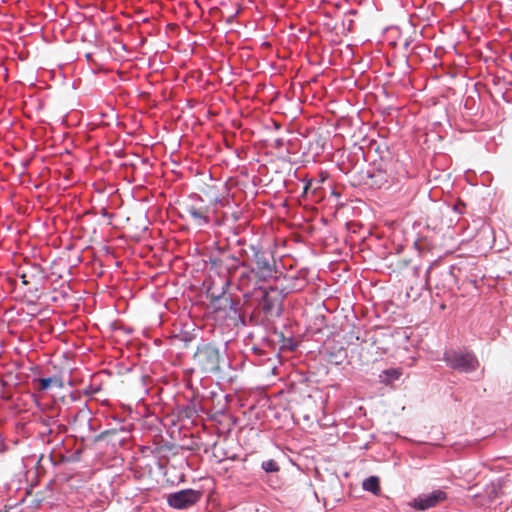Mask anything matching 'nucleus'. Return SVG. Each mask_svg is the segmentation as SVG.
Segmentation results:
<instances>
[{
    "label": "nucleus",
    "instance_id": "9",
    "mask_svg": "<svg viewBox=\"0 0 512 512\" xmlns=\"http://www.w3.org/2000/svg\"><path fill=\"white\" fill-rule=\"evenodd\" d=\"M370 177L372 180V185L379 189L382 188L386 183H388L386 173L381 170L374 172L373 174H371Z\"/></svg>",
    "mask_w": 512,
    "mask_h": 512
},
{
    "label": "nucleus",
    "instance_id": "14",
    "mask_svg": "<svg viewBox=\"0 0 512 512\" xmlns=\"http://www.w3.org/2000/svg\"><path fill=\"white\" fill-rule=\"evenodd\" d=\"M189 198L191 200H193V201H196V202H203V198L200 195L196 194V193L191 194L189 196Z\"/></svg>",
    "mask_w": 512,
    "mask_h": 512
},
{
    "label": "nucleus",
    "instance_id": "6",
    "mask_svg": "<svg viewBox=\"0 0 512 512\" xmlns=\"http://www.w3.org/2000/svg\"><path fill=\"white\" fill-rule=\"evenodd\" d=\"M185 210L198 226H205L210 223L208 207L198 208L194 204H188L186 205Z\"/></svg>",
    "mask_w": 512,
    "mask_h": 512
},
{
    "label": "nucleus",
    "instance_id": "15",
    "mask_svg": "<svg viewBox=\"0 0 512 512\" xmlns=\"http://www.w3.org/2000/svg\"><path fill=\"white\" fill-rule=\"evenodd\" d=\"M431 279V267L426 271V285H429Z\"/></svg>",
    "mask_w": 512,
    "mask_h": 512
},
{
    "label": "nucleus",
    "instance_id": "17",
    "mask_svg": "<svg viewBox=\"0 0 512 512\" xmlns=\"http://www.w3.org/2000/svg\"><path fill=\"white\" fill-rule=\"evenodd\" d=\"M282 143H283V142H282V140H281V139H277V140L275 141V144H276V146H277V147H278V146H281V145H282Z\"/></svg>",
    "mask_w": 512,
    "mask_h": 512
},
{
    "label": "nucleus",
    "instance_id": "10",
    "mask_svg": "<svg viewBox=\"0 0 512 512\" xmlns=\"http://www.w3.org/2000/svg\"><path fill=\"white\" fill-rule=\"evenodd\" d=\"M261 468L267 473L278 472L280 470L278 463L273 459L263 461Z\"/></svg>",
    "mask_w": 512,
    "mask_h": 512
},
{
    "label": "nucleus",
    "instance_id": "16",
    "mask_svg": "<svg viewBox=\"0 0 512 512\" xmlns=\"http://www.w3.org/2000/svg\"><path fill=\"white\" fill-rule=\"evenodd\" d=\"M443 275L446 276V277H452L453 276L452 269H449V270L445 271Z\"/></svg>",
    "mask_w": 512,
    "mask_h": 512
},
{
    "label": "nucleus",
    "instance_id": "11",
    "mask_svg": "<svg viewBox=\"0 0 512 512\" xmlns=\"http://www.w3.org/2000/svg\"><path fill=\"white\" fill-rule=\"evenodd\" d=\"M38 382V388L41 391H45L50 388L51 384L53 382H58L57 378L47 377V378H40L37 380Z\"/></svg>",
    "mask_w": 512,
    "mask_h": 512
},
{
    "label": "nucleus",
    "instance_id": "18",
    "mask_svg": "<svg viewBox=\"0 0 512 512\" xmlns=\"http://www.w3.org/2000/svg\"><path fill=\"white\" fill-rule=\"evenodd\" d=\"M246 276H247V275L243 273V274L241 275V281H243V279H244Z\"/></svg>",
    "mask_w": 512,
    "mask_h": 512
},
{
    "label": "nucleus",
    "instance_id": "2",
    "mask_svg": "<svg viewBox=\"0 0 512 512\" xmlns=\"http://www.w3.org/2000/svg\"><path fill=\"white\" fill-rule=\"evenodd\" d=\"M443 360L451 369L470 373L479 367L475 354L468 350L449 349L444 352Z\"/></svg>",
    "mask_w": 512,
    "mask_h": 512
},
{
    "label": "nucleus",
    "instance_id": "8",
    "mask_svg": "<svg viewBox=\"0 0 512 512\" xmlns=\"http://www.w3.org/2000/svg\"><path fill=\"white\" fill-rule=\"evenodd\" d=\"M363 489L373 494H378L380 491L379 478L376 476H370L363 481Z\"/></svg>",
    "mask_w": 512,
    "mask_h": 512
},
{
    "label": "nucleus",
    "instance_id": "3",
    "mask_svg": "<svg viewBox=\"0 0 512 512\" xmlns=\"http://www.w3.org/2000/svg\"><path fill=\"white\" fill-rule=\"evenodd\" d=\"M220 352L212 344H205L198 348L195 359L201 369L207 373L218 372L220 370Z\"/></svg>",
    "mask_w": 512,
    "mask_h": 512
},
{
    "label": "nucleus",
    "instance_id": "7",
    "mask_svg": "<svg viewBox=\"0 0 512 512\" xmlns=\"http://www.w3.org/2000/svg\"><path fill=\"white\" fill-rule=\"evenodd\" d=\"M283 298H284V296H281V295L279 297H277V298H272L270 296V292L265 291V293H264V295L262 297L263 309L266 312L271 311L276 304H281L282 303Z\"/></svg>",
    "mask_w": 512,
    "mask_h": 512
},
{
    "label": "nucleus",
    "instance_id": "1",
    "mask_svg": "<svg viewBox=\"0 0 512 512\" xmlns=\"http://www.w3.org/2000/svg\"><path fill=\"white\" fill-rule=\"evenodd\" d=\"M249 249L252 254L247 253V260L251 262L252 266L243 261L240 267L250 269V273L259 280L272 278L276 272V261L273 254L255 245H250Z\"/></svg>",
    "mask_w": 512,
    "mask_h": 512
},
{
    "label": "nucleus",
    "instance_id": "4",
    "mask_svg": "<svg viewBox=\"0 0 512 512\" xmlns=\"http://www.w3.org/2000/svg\"><path fill=\"white\" fill-rule=\"evenodd\" d=\"M201 498V492L193 489H184L168 496L167 502L175 509H186L196 504Z\"/></svg>",
    "mask_w": 512,
    "mask_h": 512
},
{
    "label": "nucleus",
    "instance_id": "13",
    "mask_svg": "<svg viewBox=\"0 0 512 512\" xmlns=\"http://www.w3.org/2000/svg\"><path fill=\"white\" fill-rule=\"evenodd\" d=\"M213 204H214L215 206H226V205H228V204H229V199H228V198H225V197H223V198L215 197V198L213 199Z\"/></svg>",
    "mask_w": 512,
    "mask_h": 512
},
{
    "label": "nucleus",
    "instance_id": "5",
    "mask_svg": "<svg viewBox=\"0 0 512 512\" xmlns=\"http://www.w3.org/2000/svg\"><path fill=\"white\" fill-rule=\"evenodd\" d=\"M447 494L440 489L434 490L431 493L421 494L415 498L410 505L420 511H424L436 506L438 503L446 500Z\"/></svg>",
    "mask_w": 512,
    "mask_h": 512
},
{
    "label": "nucleus",
    "instance_id": "12",
    "mask_svg": "<svg viewBox=\"0 0 512 512\" xmlns=\"http://www.w3.org/2000/svg\"><path fill=\"white\" fill-rule=\"evenodd\" d=\"M295 280L299 281V283L295 284V285H292V286H288V288H290L291 290L297 291V290H301V289H303L305 287L306 282H305L304 279H300V278L296 277Z\"/></svg>",
    "mask_w": 512,
    "mask_h": 512
}]
</instances>
